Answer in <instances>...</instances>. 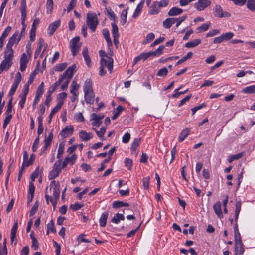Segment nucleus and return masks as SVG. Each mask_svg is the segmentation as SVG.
Masks as SVG:
<instances>
[{
  "instance_id": "obj_1",
  "label": "nucleus",
  "mask_w": 255,
  "mask_h": 255,
  "mask_svg": "<svg viewBox=\"0 0 255 255\" xmlns=\"http://www.w3.org/2000/svg\"><path fill=\"white\" fill-rule=\"evenodd\" d=\"M48 187L46 189L45 191V199L47 204H49V201L51 202L53 205L54 210H55L56 204L58 200L59 199L60 196V184L58 182H56L55 180H53L51 182L50 184V190L53 189V197L49 196L48 194Z\"/></svg>"
},
{
  "instance_id": "obj_2",
  "label": "nucleus",
  "mask_w": 255,
  "mask_h": 255,
  "mask_svg": "<svg viewBox=\"0 0 255 255\" xmlns=\"http://www.w3.org/2000/svg\"><path fill=\"white\" fill-rule=\"evenodd\" d=\"M105 66L107 67L110 72L112 73L113 68V59L112 57L106 56V59H101L99 71V74L101 76L104 75L106 73V70L104 69Z\"/></svg>"
},
{
  "instance_id": "obj_3",
  "label": "nucleus",
  "mask_w": 255,
  "mask_h": 255,
  "mask_svg": "<svg viewBox=\"0 0 255 255\" xmlns=\"http://www.w3.org/2000/svg\"><path fill=\"white\" fill-rule=\"evenodd\" d=\"M86 23L92 32L95 31L99 23L98 17L95 13L89 12L87 14Z\"/></svg>"
},
{
  "instance_id": "obj_4",
  "label": "nucleus",
  "mask_w": 255,
  "mask_h": 255,
  "mask_svg": "<svg viewBox=\"0 0 255 255\" xmlns=\"http://www.w3.org/2000/svg\"><path fill=\"white\" fill-rule=\"evenodd\" d=\"M79 41L80 37L79 36H76L73 38L70 41V48L73 56H75L77 55L82 45V44L80 43Z\"/></svg>"
},
{
  "instance_id": "obj_5",
  "label": "nucleus",
  "mask_w": 255,
  "mask_h": 255,
  "mask_svg": "<svg viewBox=\"0 0 255 255\" xmlns=\"http://www.w3.org/2000/svg\"><path fill=\"white\" fill-rule=\"evenodd\" d=\"M211 4L210 0H198L194 3V8L198 11H203Z\"/></svg>"
},
{
  "instance_id": "obj_6",
  "label": "nucleus",
  "mask_w": 255,
  "mask_h": 255,
  "mask_svg": "<svg viewBox=\"0 0 255 255\" xmlns=\"http://www.w3.org/2000/svg\"><path fill=\"white\" fill-rule=\"evenodd\" d=\"M21 75L19 72H18L16 73L15 78L14 80V81L12 84V86L10 90V91L9 92V96L10 97H12V96L14 94L16 89L18 87V85L19 83L20 82L21 80Z\"/></svg>"
},
{
  "instance_id": "obj_7",
  "label": "nucleus",
  "mask_w": 255,
  "mask_h": 255,
  "mask_svg": "<svg viewBox=\"0 0 255 255\" xmlns=\"http://www.w3.org/2000/svg\"><path fill=\"white\" fill-rule=\"evenodd\" d=\"M214 16L219 18L229 17L231 14L227 12L223 11L221 6L219 5H216L214 8Z\"/></svg>"
},
{
  "instance_id": "obj_8",
  "label": "nucleus",
  "mask_w": 255,
  "mask_h": 255,
  "mask_svg": "<svg viewBox=\"0 0 255 255\" xmlns=\"http://www.w3.org/2000/svg\"><path fill=\"white\" fill-rule=\"evenodd\" d=\"M75 68V65H73L69 67L61 75L60 78L62 79V80L63 81L65 79H67L70 81L72 77H73Z\"/></svg>"
},
{
  "instance_id": "obj_9",
  "label": "nucleus",
  "mask_w": 255,
  "mask_h": 255,
  "mask_svg": "<svg viewBox=\"0 0 255 255\" xmlns=\"http://www.w3.org/2000/svg\"><path fill=\"white\" fill-rule=\"evenodd\" d=\"M21 39V36H19L18 31H16L13 35L9 39L8 42L6 47L12 48V46L16 44L17 45Z\"/></svg>"
},
{
  "instance_id": "obj_10",
  "label": "nucleus",
  "mask_w": 255,
  "mask_h": 255,
  "mask_svg": "<svg viewBox=\"0 0 255 255\" xmlns=\"http://www.w3.org/2000/svg\"><path fill=\"white\" fill-rule=\"evenodd\" d=\"M141 139L140 138H135L132 143L131 146L130 148V151L131 154L134 155L135 156H136L138 152L137 150V149L140 143Z\"/></svg>"
},
{
  "instance_id": "obj_11",
  "label": "nucleus",
  "mask_w": 255,
  "mask_h": 255,
  "mask_svg": "<svg viewBox=\"0 0 255 255\" xmlns=\"http://www.w3.org/2000/svg\"><path fill=\"white\" fill-rule=\"evenodd\" d=\"M74 130L73 126H66L60 133V135L63 138H66L71 135Z\"/></svg>"
},
{
  "instance_id": "obj_12",
  "label": "nucleus",
  "mask_w": 255,
  "mask_h": 255,
  "mask_svg": "<svg viewBox=\"0 0 255 255\" xmlns=\"http://www.w3.org/2000/svg\"><path fill=\"white\" fill-rule=\"evenodd\" d=\"M60 25V20L59 19L51 23L48 28V32L50 36L53 34L57 28Z\"/></svg>"
},
{
  "instance_id": "obj_13",
  "label": "nucleus",
  "mask_w": 255,
  "mask_h": 255,
  "mask_svg": "<svg viewBox=\"0 0 255 255\" xmlns=\"http://www.w3.org/2000/svg\"><path fill=\"white\" fill-rule=\"evenodd\" d=\"M14 57V51L12 49V48H9L6 47L5 51H4V60L7 61L12 62V60Z\"/></svg>"
},
{
  "instance_id": "obj_14",
  "label": "nucleus",
  "mask_w": 255,
  "mask_h": 255,
  "mask_svg": "<svg viewBox=\"0 0 255 255\" xmlns=\"http://www.w3.org/2000/svg\"><path fill=\"white\" fill-rule=\"evenodd\" d=\"M63 104L64 101L62 100H59L58 101L57 105L51 110L50 112V114L49 115V123H50L53 116L61 109Z\"/></svg>"
},
{
  "instance_id": "obj_15",
  "label": "nucleus",
  "mask_w": 255,
  "mask_h": 255,
  "mask_svg": "<svg viewBox=\"0 0 255 255\" xmlns=\"http://www.w3.org/2000/svg\"><path fill=\"white\" fill-rule=\"evenodd\" d=\"M76 159L77 156L75 154L70 157H66L62 163V168H65L68 164L73 165Z\"/></svg>"
},
{
  "instance_id": "obj_16",
  "label": "nucleus",
  "mask_w": 255,
  "mask_h": 255,
  "mask_svg": "<svg viewBox=\"0 0 255 255\" xmlns=\"http://www.w3.org/2000/svg\"><path fill=\"white\" fill-rule=\"evenodd\" d=\"M235 255H242L244 252V246L242 242L236 243L235 245Z\"/></svg>"
},
{
  "instance_id": "obj_17",
  "label": "nucleus",
  "mask_w": 255,
  "mask_h": 255,
  "mask_svg": "<svg viewBox=\"0 0 255 255\" xmlns=\"http://www.w3.org/2000/svg\"><path fill=\"white\" fill-rule=\"evenodd\" d=\"M85 94V99L86 102L88 104H92L94 103V93L93 91H91L89 92H84Z\"/></svg>"
},
{
  "instance_id": "obj_18",
  "label": "nucleus",
  "mask_w": 255,
  "mask_h": 255,
  "mask_svg": "<svg viewBox=\"0 0 255 255\" xmlns=\"http://www.w3.org/2000/svg\"><path fill=\"white\" fill-rule=\"evenodd\" d=\"M28 62V58L25 53H23L20 58V70L24 71L27 67V64Z\"/></svg>"
},
{
  "instance_id": "obj_19",
  "label": "nucleus",
  "mask_w": 255,
  "mask_h": 255,
  "mask_svg": "<svg viewBox=\"0 0 255 255\" xmlns=\"http://www.w3.org/2000/svg\"><path fill=\"white\" fill-rule=\"evenodd\" d=\"M183 10L181 8L173 7L168 12V15L169 16H175L182 14Z\"/></svg>"
},
{
  "instance_id": "obj_20",
  "label": "nucleus",
  "mask_w": 255,
  "mask_h": 255,
  "mask_svg": "<svg viewBox=\"0 0 255 255\" xmlns=\"http://www.w3.org/2000/svg\"><path fill=\"white\" fill-rule=\"evenodd\" d=\"M158 2L155 1L150 7L149 13L151 15L157 14L160 12V7L158 6Z\"/></svg>"
},
{
  "instance_id": "obj_21",
  "label": "nucleus",
  "mask_w": 255,
  "mask_h": 255,
  "mask_svg": "<svg viewBox=\"0 0 255 255\" xmlns=\"http://www.w3.org/2000/svg\"><path fill=\"white\" fill-rule=\"evenodd\" d=\"M151 57L150 52L141 53L139 55L134 59V65L141 60H145L149 57Z\"/></svg>"
},
{
  "instance_id": "obj_22",
  "label": "nucleus",
  "mask_w": 255,
  "mask_h": 255,
  "mask_svg": "<svg viewBox=\"0 0 255 255\" xmlns=\"http://www.w3.org/2000/svg\"><path fill=\"white\" fill-rule=\"evenodd\" d=\"M79 137L83 141H87L93 137L91 133H87L85 131L82 130L79 132Z\"/></svg>"
},
{
  "instance_id": "obj_23",
  "label": "nucleus",
  "mask_w": 255,
  "mask_h": 255,
  "mask_svg": "<svg viewBox=\"0 0 255 255\" xmlns=\"http://www.w3.org/2000/svg\"><path fill=\"white\" fill-rule=\"evenodd\" d=\"M12 64V62L3 60L0 65V74L3 71L8 70Z\"/></svg>"
},
{
  "instance_id": "obj_24",
  "label": "nucleus",
  "mask_w": 255,
  "mask_h": 255,
  "mask_svg": "<svg viewBox=\"0 0 255 255\" xmlns=\"http://www.w3.org/2000/svg\"><path fill=\"white\" fill-rule=\"evenodd\" d=\"M213 209L215 213L219 218L223 217L222 212L221 210V204L220 201L216 203L213 206Z\"/></svg>"
},
{
  "instance_id": "obj_25",
  "label": "nucleus",
  "mask_w": 255,
  "mask_h": 255,
  "mask_svg": "<svg viewBox=\"0 0 255 255\" xmlns=\"http://www.w3.org/2000/svg\"><path fill=\"white\" fill-rule=\"evenodd\" d=\"M82 54L84 58L85 61L88 67L91 65V59L88 54V50L87 47H84L83 48Z\"/></svg>"
},
{
  "instance_id": "obj_26",
  "label": "nucleus",
  "mask_w": 255,
  "mask_h": 255,
  "mask_svg": "<svg viewBox=\"0 0 255 255\" xmlns=\"http://www.w3.org/2000/svg\"><path fill=\"white\" fill-rule=\"evenodd\" d=\"M144 3V0H142L138 4L132 16L134 18H136L139 16L141 13Z\"/></svg>"
},
{
  "instance_id": "obj_27",
  "label": "nucleus",
  "mask_w": 255,
  "mask_h": 255,
  "mask_svg": "<svg viewBox=\"0 0 255 255\" xmlns=\"http://www.w3.org/2000/svg\"><path fill=\"white\" fill-rule=\"evenodd\" d=\"M175 18H168L163 22V25L165 28L169 29L175 23Z\"/></svg>"
},
{
  "instance_id": "obj_28",
  "label": "nucleus",
  "mask_w": 255,
  "mask_h": 255,
  "mask_svg": "<svg viewBox=\"0 0 255 255\" xmlns=\"http://www.w3.org/2000/svg\"><path fill=\"white\" fill-rule=\"evenodd\" d=\"M21 19L22 24H23L25 22L26 17V3L24 0H23L21 6Z\"/></svg>"
},
{
  "instance_id": "obj_29",
  "label": "nucleus",
  "mask_w": 255,
  "mask_h": 255,
  "mask_svg": "<svg viewBox=\"0 0 255 255\" xmlns=\"http://www.w3.org/2000/svg\"><path fill=\"white\" fill-rule=\"evenodd\" d=\"M108 215V211L105 212L102 214L99 220L100 225L102 227H104L106 226Z\"/></svg>"
},
{
  "instance_id": "obj_30",
  "label": "nucleus",
  "mask_w": 255,
  "mask_h": 255,
  "mask_svg": "<svg viewBox=\"0 0 255 255\" xmlns=\"http://www.w3.org/2000/svg\"><path fill=\"white\" fill-rule=\"evenodd\" d=\"M201 42L200 39H196L191 41L187 42L185 46L187 48H193L199 45Z\"/></svg>"
},
{
  "instance_id": "obj_31",
  "label": "nucleus",
  "mask_w": 255,
  "mask_h": 255,
  "mask_svg": "<svg viewBox=\"0 0 255 255\" xmlns=\"http://www.w3.org/2000/svg\"><path fill=\"white\" fill-rule=\"evenodd\" d=\"M102 33L105 38L106 41L107 42L108 46L109 47L112 46V42L110 37L109 30L105 28L103 30Z\"/></svg>"
},
{
  "instance_id": "obj_32",
  "label": "nucleus",
  "mask_w": 255,
  "mask_h": 255,
  "mask_svg": "<svg viewBox=\"0 0 255 255\" xmlns=\"http://www.w3.org/2000/svg\"><path fill=\"white\" fill-rule=\"evenodd\" d=\"M62 82V79L60 78L57 82L50 87L48 90V94H52Z\"/></svg>"
},
{
  "instance_id": "obj_33",
  "label": "nucleus",
  "mask_w": 255,
  "mask_h": 255,
  "mask_svg": "<svg viewBox=\"0 0 255 255\" xmlns=\"http://www.w3.org/2000/svg\"><path fill=\"white\" fill-rule=\"evenodd\" d=\"M44 40L42 38H40L38 43L37 48L35 52V54H34L35 59H36L38 57V56H39V54L41 51L42 47L44 45Z\"/></svg>"
},
{
  "instance_id": "obj_34",
  "label": "nucleus",
  "mask_w": 255,
  "mask_h": 255,
  "mask_svg": "<svg viewBox=\"0 0 255 255\" xmlns=\"http://www.w3.org/2000/svg\"><path fill=\"white\" fill-rule=\"evenodd\" d=\"M83 89L84 92L93 91L92 88V81L91 79H87L85 81Z\"/></svg>"
},
{
  "instance_id": "obj_35",
  "label": "nucleus",
  "mask_w": 255,
  "mask_h": 255,
  "mask_svg": "<svg viewBox=\"0 0 255 255\" xmlns=\"http://www.w3.org/2000/svg\"><path fill=\"white\" fill-rule=\"evenodd\" d=\"M125 220V217L123 214L117 213L111 219L112 222L118 224L119 223L120 220L124 221Z\"/></svg>"
},
{
  "instance_id": "obj_36",
  "label": "nucleus",
  "mask_w": 255,
  "mask_h": 255,
  "mask_svg": "<svg viewBox=\"0 0 255 255\" xmlns=\"http://www.w3.org/2000/svg\"><path fill=\"white\" fill-rule=\"evenodd\" d=\"M129 204L123 201H117L113 203V207L114 208H120L123 207H128Z\"/></svg>"
},
{
  "instance_id": "obj_37",
  "label": "nucleus",
  "mask_w": 255,
  "mask_h": 255,
  "mask_svg": "<svg viewBox=\"0 0 255 255\" xmlns=\"http://www.w3.org/2000/svg\"><path fill=\"white\" fill-rule=\"evenodd\" d=\"M190 129L188 128L183 130L179 136V141L182 142L189 134Z\"/></svg>"
},
{
  "instance_id": "obj_38",
  "label": "nucleus",
  "mask_w": 255,
  "mask_h": 255,
  "mask_svg": "<svg viewBox=\"0 0 255 255\" xmlns=\"http://www.w3.org/2000/svg\"><path fill=\"white\" fill-rule=\"evenodd\" d=\"M164 48H165V47L164 46H160L155 51H150V53H151V57H156V56H160V55H161L162 54Z\"/></svg>"
},
{
  "instance_id": "obj_39",
  "label": "nucleus",
  "mask_w": 255,
  "mask_h": 255,
  "mask_svg": "<svg viewBox=\"0 0 255 255\" xmlns=\"http://www.w3.org/2000/svg\"><path fill=\"white\" fill-rule=\"evenodd\" d=\"M124 108L121 106H118L116 109L113 110L114 115L112 117L113 120L116 119L121 112L124 110Z\"/></svg>"
},
{
  "instance_id": "obj_40",
  "label": "nucleus",
  "mask_w": 255,
  "mask_h": 255,
  "mask_svg": "<svg viewBox=\"0 0 255 255\" xmlns=\"http://www.w3.org/2000/svg\"><path fill=\"white\" fill-rule=\"evenodd\" d=\"M47 232L46 234L48 235L50 232L52 233H56V230L54 227V224L53 220H51L50 222L47 224Z\"/></svg>"
},
{
  "instance_id": "obj_41",
  "label": "nucleus",
  "mask_w": 255,
  "mask_h": 255,
  "mask_svg": "<svg viewBox=\"0 0 255 255\" xmlns=\"http://www.w3.org/2000/svg\"><path fill=\"white\" fill-rule=\"evenodd\" d=\"M242 91L247 94L255 93V86L251 85L245 87L242 89Z\"/></svg>"
},
{
  "instance_id": "obj_42",
  "label": "nucleus",
  "mask_w": 255,
  "mask_h": 255,
  "mask_svg": "<svg viewBox=\"0 0 255 255\" xmlns=\"http://www.w3.org/2000/svg\"><path fill=\"white\" fill-rule=\"evenodd\" d=\"M128 15V10H123L121 14L120 23L122 25H124L127 22V18Z\"/></svg>"
},
{
  "instance_id": "obj_43",
  "label": "nucleus",
  "mask_w": 255,
  "mask_h": 255,
  "mask_svg": "<svg viewBox=\"0 0 255 255\" xmlns=\"http://www.w3.org/2000/svg\"><path fill=\"white\" fill-rule=\"evenodd\" d=\"M241 202L238 201L236 204V209H235V221H237L239 213L241 211Z\"/></svg>"
},
{
  "instance_id": "obj_44",
  "label": "nucleus",
  "mask_w": 255,
  "mask_h": 255,
  "mask_svg": "<svg viewBox=\"0 0 255 255\" xmlns=\"http://www.w3.org/2000/svg\"><path fill=\"white\" fill-rule=\"evenodd\" d=\"M107 128L106 127H102L99 131H96V133L97 136L101 139L102 140H104V135L106 132Z\"/></svg>"
},
{
  "instance_id": "obj_45",
  "label": "nucleus",
  "mask_w": 255,
  "mask_h": 255,
  "mask_svg": "<svg viewBox=\"0 0 255 255\" xmlns=\"http://www.w3.org/2000/svg\"><path fill=\"white\" fill-rule=\"evenodd\" d=\"M112 27V33L113 37L119 36V29L116 23L114 22L111 23Z\"/></svg>"
},
{
  "instance_id": "obj_46",
  "label": "nucleus",
  "mask_w": 255,
  "mask_h": 255,
  "mask_svg": "<svg viewBox=\"0 0 255 255\" xmlns=\"http://www.w3.org/2000/svg\"><path fill=\"white\" fill-rule=\"evenodd\" d=\"M247 7L252 11H255V0H248L247 3Z\"/></svg>"
},
{
  "instance_id": "obj_47",
  "label": "nucleus",
  "mask_w": 255,
  "mask_h": 255,
  "mask_svg": "<svg viewBox=\"0 0 255 255\" xmlns=\"http://www.w3.org/2000/svg\"><path fill=\"white\" fill-rule=\"evenodd\" d=\"M210 24V23L209 24L204 23V24H202L201 26L198 27L196 29L197 32V33H201L203 31H206L208 30V29L209 28Z\"/></svg>"
},
{
  "instance_id": "obj_48",
  "label": "nucleus",
  "mask_w": 255,
  "mask_h": 255,
  "mask_svg": "<svg viewBox=\"0 0 255 255\" xmlns=\"http://www.w3.org/2000/svg\"><path fill=\"white\" fill-rule=\"evenodd\" d=\"M64 145L63 143H60L58 149V153L57 155V158L59 160H61L62 156L64 153Z\"/></svg>"
},
{
  "instance_id": "obj_49",
  "label": "nucleus",
  "mask_w": 255,
  "mask_h": 255,
  "mask_svg": "<svg viewBox=\"0 0 255 255\" xmlns=\"http://www.w3.org/2000/svg\"><path fill=\"white\" fill-rule=\"evenodd\" d=\"M168 73V70L166 67H163L160 69L157 74V75L160 77H165Z\"/></svg>"
},
{
  "instance_id": "obj_50",
  "label": "nucleus",
  "mask_w": 255,
  "mask_h": 255,
  "mask_svg": "<svg viewBox=\"0 0 255 255\" xmlns=\"http://www.w3.org/2000/svg\"><path fill=\"white\" fill-rule=\"evenodd\" d=\"M60 172L59 171H58L54 169H53L50 174H49V179L50 180H52V179H55V178H56L58 176V175H59L60 174Z\"/></svg>"
},
{
  "instance_id": "obj_51",
  "label": "nucleus",
  "mask_w": 255,
  "mask_h": 255,
  "mask_svg": "<svg viewBox=\"0 0 255 255\" xmlns=\"http://www.w3.org/2000/svg\"><path fill=\"white\" fill-rule=\"evenodd\" d=\"M47 13H51L53 9V1H47L46 3Z\"/></svg>"
},
{
  "instance_id": "obj_52",
  "label": "nucleus",
  "mask_w": 255,
  "mask_h": 255,
  "mask_svg": "<svg viewBox=\"0 0 255 255\" xmlns=\"http://www.w3.org/2000/svg\"><path fill=\"white\" fill-rule=\"evenodd\" d=\"M187 16L185 15H183L178 18H175V23H176V27H178L181 23L185 20Z\"/></svg>"
},
{
  "instance_id": "obj_53",
  "label": "nucleus",
  "mask_w": 255,
  "mask_h": 255,
  "mask_svg": "<svg viewBox=\"0 0 255 255\" xmlns=\"http://www.w3.org/2000/svg\"><path fill=\"white\" fill-rule=\"evenodd\" d=\"M124 162L126 166L128 168V169L131 170L133 165L132 160L128 158H126Z\"/></svg>"
},
{
  "instance_id": "obj_54",
  "label": "nucleus",
  "mask_w": 255,
  "mask_h": 255,
  "mask_svg": "<svg viewBox=\"0 0 255 255\" xmlns=\"http://www.w3.org/2000/svg\"><path fill=\"white\" fill-rule=\"evenodd\" d=\"M62 168V165H61V160H58L55 163L53 169L61 172Z\"/></svg>"
},
{
  "instance_id": "obj_55",
  "label": "nucleus",
  "mask_w": 255,
  "mask_h": 255,
  "mask_svg": "<svg viewBox=\"0 0 255 255\" xmlns=\"http://www.w3.org/2000/svg\"><path fill=\"white\" fill-rule=\"evenodd\" d=\"M224 40H229L231 39L234 36V33L231 32H227L222 34Z\"/></svg>"
},
{
  "instance_id": "obj_56",
  "label": "nucleus",
  "mask_w": 255,
  "mask_h": 255,
  "mask_svg": "<svg viewBox=\"0 0 255 255\" xmlns=\"http://www.w3.org/2000/svg\"><path fill=\"white\" fill-rule=\"evenodd\" d=\"M154 37H155V35L153 33H149L147 35V36L146 37V39L143 41V44H146L147 43L151 41L152 40L154 39Z\"/></svg>"
},
{
  "instance_id": "obj_57",
  "label": "nucleus",
  "mask_w": 255,
  "mask_h": 255,
  "mask_svg": "<svg viewBox=\"0 0 255 255\" xmlns=\"http://www.w3.org/2000/svg\"><path fill=\"white\" fill-rule=\"evenodd\" d=\"M83 204H80L78 203H76L74 204H71L70 206V208L72 209L73 211H77L81 209L83 207Z\"/></svg>"
},
{
  "instance_id": "obj_58",
  "label": "nucleus",
  "mask_w": 255,
  "mask_h": 255,
  "mask_svg": "<svg viewBox=\"0 0 255 255\" xmlns=\"http://www.w3.org/2000/svg\"><path fill=\"white\" fill-rule=\"evenodd\" d=\"M67 66V63L59 64L56 66V70L58 71H62L66 68Z\"/></svg>"
},
{
  "instance_id": "obj_59",
  "label": "nucleus",
  "mask_w": 255,
  "mask_h": 255,
  "mask_svg": "<svg viewBox=\"0 0 255 255\" xmlns=\"http://www.w3.org/2000/svg\"><path fill=\"white\" fill-rule=\"evenodd\" d=\"M39 205L37 202H36L35 204L32 206L30 212V216H33L37 212L38 208Z\"/></svg>"
},
{
  "instance_id": "obj_60",
  "label": "nucleus",
  "mask_w": 255,
  "mask_h": 255,
  "mask_svg": "<svg viewBox=\"0 0 255 255\" xmlns=\"http://www.w3.org/2000/svg\"><path fill=\"white\" fill-rule=\"evenodd\" d=\"M35 192V186L32 181L30 182L28 189V194L34 195Z\"/></svg>"
},
{
  "instance_id": "obj_61",
  "label": "nucleus",
  "mask_w": 255,
  "mask_h": 255,
  "mask_svg": "<svg viewBox=\"0 0 255 255\" xmlns=\"http://www.w3.org/2000/svg\"><path fill=\"white\" fill-rule=\"evenodd\" d=\"M205 107H206V105L205 103H202L197 106L193 107V108L191 109L192 115H194L197 111Z\"/></svg>"
},
{
  "instance_id": "obj_62",
  "label": "nucleus",
  "mask_w": 255,
  "mask_h": 255,
  "mask_svg": "<svg viewBox=\"0 0 255 255\" xmlns=\"http://www.w3.org/2000/svg\"><path fill=\"white\" fill-rule=\"evenodd\" d=\"M108 15L109 16L111 20H113L115 22L116 21V18H117L116 14L112 11L111 9H109L107 10Z\"/></svg>"
},
{
  "instance_id": "obj_63",
  "label": "nucleus",
  "mask_w": 255,
  "mask_h": 255,
  "mask_svg": "<svg viewBox=\"0 0 255 255\" xmlns=\"http://www.w3.org/2000/svg\"><path fill=\"white\" fill-rule=\"evenodd\" d=\"M130 139V134L128 132L125 133L122 137V142L124 143H127Z\"/></svg>"
},
{
  "instance_id": "obj_64",
  "label": "nucleus",
  "mask_w": 255,
  "mask_h": 255,
  "mask_svg": "<svg viewBox=\"0 0 255 255\" xmlns=\"http://www.w3.org/2000/svg\"><path fill=\"white\" fill-rule=\"evenodd\" d=\"M85 236V235L84 234H81V235H80L77 238L78 241L79 242H85V243H90L91 241L90 240L84 238V237Z\"/></svg>"
}]
</instances>
